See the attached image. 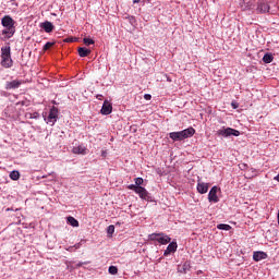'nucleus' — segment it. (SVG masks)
I'll list each match as a JSON object with an SVG mask.
<instances>
[{"label": "nucleus", "mask_w": 279, "mask_h": 279, "mask_svg": "<svg viewBox=\"0 0 279 279\" xmlns=\"http://www.w3.org/2000/svg\"><path fill=\"white\" fill-rule=\"evenodd\" d=\"M2 27H5V29L2 31L3 36L5 38H12L14 34H16V28L14 27V20L10 15H5L1 20Z\"/></svg>", "instance_id": "nucleus-1"}, {"label": "nucleus", "mask_w": 279, "mask_h": 279, "mask_svg": "<svg viewBox=\"0 0 279 279\" xmlns=\"http://www.w3.org/2000/svg\"><path fill=\"white\" fill-rule=\"evenodd\" d=\"M1 66L4 69H12L14 61L12 60V52L10 46L1 48Z\"/></svg>", "instance_id": "nucleus-2"}, {"label": "nucleus", "mask_w": 279, "mask_h": 279, "mask_svg": "<svg viewBox=\"0 0 279 279\" xmlns=\"http://www.w3.org/2000/svg\"><path fill=\"white\" fill-rule=\"evenodd\" d=\"M149 241H157L160 245H167L171 243V238L162 232L151 233L148 235Z\"/></svg>", "instance_id": "nucleus-3"}, {"label": "nucleus", "mask_w": 279, "mask_h": 279, "mask_svg": "<svg viewBox=\"0 0 279 279\" xmlns=\"http://www.w3.org/2000/svg\"><path fill=\"white\" fill-rule=\"evenodd\" d=\"M129 190L134 191L141 197V199H145L146 202H149L150 199L149 192H147L145 187L131 184L129 185Z\"/></svg>", "instance_id": "nucleus-4"}, {"label": "nucleus", "mask_w": 279, "mask_h": 279, "mask_svg": "<svg viewBox=\"0 0 279 279\" xmlns=\"http://www.w3.org/2000/svg\"><path fill=\"white\" fill-rule=\"evenodd\" d=\"M58 108L53 106L49 111L48 118L47 114H44V119L48 125H56V122L58 121Z\"/></svg>", "instance_id": "nucleus-5"}, {"label": "nucleus", "mask_w": 279, "mask_h": 279, "mask_svg": "<svg viewBox=\"0 0 279 279\" xmlns=\"http://www.w3.org/2000/svg\"><path fill=\"white\" fill-rule=\"evenodd\" d=\"M217 135L228 138L229 136H241V132L236 129L223 128L217 131Z\"/></svg>", "instance_id": "nucleus-6"}, {"label": "nucleus", "mask_w": 279, "mask_h": 279, "mask_svg": "<svg viewBox=\"0 0 279 279\" xmlns=\"http://www.w3.org/2000/svg\"><path fill=\"white\" fill-rule=\"evenodd\" d=\"M25 84V81L22 80H13V81H8L5 83V90H15L16 88H21V85Z\"/></svg>", "instance_id": "nucleus-7"}, {"label": "nucleus", "mask_w": 279, "mask_h": 279, "mask_svg": "<svg viewBox=\"0 0 279 279\" xmlns=\"http://www.w3.org/2000/svg\"><path fill=\"white\" fill-rule=\"evenodd\" d=\"M72 154H76L78 156H86L88 154V148L84 144H78L72 148Z\"/></svg>", "instance_id": "nucleus-8"}, {"label": "nucleus", "mask_w": 279, "mask_h": 279, "mask_svg": "<svg viewBox=\"0 0 279 279\" xmlns=\"http://www.w3.org/2000/svg\"><path fill=\"white\" fill-rule=\"evenodd\" d=\"M217 191H219V187L216 185L213 186L208 193V202L217 204L219 202V196H217Z\"/></svg>", "instance_id": "nucleus-9"}, {"label": "nucleus", "mask_w": 279, "mask_h": 279, "mask_svg": "<svg viewBox=\"0 0 279 279\" xmlns=\"http://www.w3.org/2000/svg\"><path fill=\"white\" fill-rule=\"evenodd\" d=\"M170 244L167 246L163 252V256H169L170 254H175L178 252V242H169Z\"/></svg>", "instance_id": "nucleus-10"}, {"label": "nucleus", "mask_w": 279, "mask_h": 279, "mask_svg": "<svg viewBox=\"0 0 279 279\" xmlns=\"http://www.w3.org/2000/svg\"><path fill=\"white\" fill-rule=\"evenodd\" d=\"M101 114L108 116L112 114V104L110 101L105 100L100 110Z\"/></svg>", "instance_id": "nucleus-11"}, {"label": "nucleus", "mask_w": 279, "mask_h": 279, "mask_svg": "<svg viewBox=\"0 0 279 279\" xmlns=\"http://www.w3.org/2000/svg\"><path fill=\"white\" fill-rule=\"evenodd\" d=\"M208 189H210V185L208 183L198 182L196 190L201 195H205V193H208Z\"/></svg>", "instance_id": "nucleus-12"}, {"label": "nucleus", "mask_w": 279, "mask_h": 279, "mask_svg": "<svg viewBox=\"0 0 279 279\" xmlns=\"http://www.w3.org/2000/svg\"><path fill=\"white\" fill-rule=\"evenodd\" d=\"M181 132V136L183 137V141H185V138H191V136L195 135V130L193 129V126H190Z\"/></svg>", "instance_id": "nucleus-13"}, {"label": "nucleus", "mask_w": 279, "mask_h": 279, "mask_svg": "<svg viewBox=\"0 0 279 279\" xmlns=\"http://www.w3.org/2000/svg\"><path fill=\"white\" fill-rule=\"evenodd\" d=\"M40 27L46 32V34H51V32H53V24L49 21L41 23Z\"/></svg>", "instance_id": "nucleus-14"}, {"label": "nucleus", "mask_w": 279, "mask_h": 279, "mask_svg": "<svg viewBox=\"0 0 279 279\" xmlns=\"http://www.w3.org/2000/svg\"><path fill=\"white\" fill-rule=\"evenodd\" d=\"M267 258V254L265 252H254L253 254V260L255 263H259V260H265Z\"/></svg>", "instance_id": "nucleus-15"}, {"label": "nucleus", "mask_w": 279, "mask_h": 279, "mask_svg": "<svg viewBox=\"0 0 279 279\" xmlns=\"http://www.w3.org/2000/svg\"><path fill=\"white\" fill-rule=\"evenodd\" d=\"M169 137H170L172 141H174V142L184 141V137H182L181 131L169 133Z\"/></svg>", "instance_id": "nucleus-16"}, {"label": "nucleus", "mask_w": 279, "mask_h": 279, "mask_svg": "<svg viewBox=\"0 0 279 279\" xmlns=\"http://www.w3.org/2000/svg\"><path fill=\"white\" fill-rule=\"evenodd\" d=\"M68 223L72 226V228H80V221L72 216L68 217Z\"/></svg>", "instance_id": "nucleus-17"}, {"label": "nucleus", "mask_w": 279, "mask_h": 279, "mask_svg": "<svg viewBox=\"0 0 279 279\" xmlns=\"http://www.w3.org/2000/svg\"><path fill=\"white\" fill-rule=\"evenodd\" d=\"M78 56L81 58H87V56H90V49L87 48H78Z\"/></svg>", "instance_id": "nucleus-18"}, {"label": "nucleus", "mask_w": 279, "mask_h": 279, "mask_svg": "<svg viewBox=\"0 0 279 279\" xmlns=\"http://www.w3.org/2000/svg\"><path fill=\"white\" fill-rule=\"evenodd\" d=\"M263 62H265V64H271V62H274V54L272 53L264 54Z\"/></svg>", "instance_id": "nucleus-19"}, {"label": "nucleus", "mask_w": 279, "mask_h": 279, "mask_svg": "<svg viewBox=\"0 0 279 279\" xmlns=\"http://www.w3.org/2000/svg\"><path fill=\"white\" fill-rule=\"evenodd\" d=\"M257 12H263V13L269 12V4H267V3H259L257 5Z\"/></svg>", "instance_id": "nucleus-20"}, {"label": "nucleus", "mask_w": 279, "mask_h": 279, "mask_svg": "<svg viewBox=\"0 0 279 279\" xmlns=\"http://www.w3.org/2000/svg\"><path fill=\"white\" fill-rule=\"evenodd\" d=\"M26 119H40V113L38 112H27L25 114Z\"/></svg>", "instance_id": "nucleus-21"}, {"label": "nucleus", "mask_w": 279, "mask_h": 279, "mask_svg": "<svg viewBox=\"0 0 279 279\" xmlns=\"http://www.w3.org/2000/svg\"><path fill=\"white\" fill-rule=\"evenodd\" d=\"M10 178L11 180H19V178H21V173L16 170H13L11 173H10Z\"/></svg>", "instance_id": "nucleus-22"}, {"label": "nucleus", "mask_w": 279, "mask_h": 279, "mask_svg": "<svg viewBox=\"0 0 279 279\" xmlns=\"http://www.w3.org/2000/svg\"><path fill=\"white\" fill-rule=\"evenodd\" d=\"M217 229L228 231V230H232V227H230V225L220 223V225L217 226Z\"/></svg>", "instance_id": "nucleus-23"}, {"label": "nucleus", "mask_w": 279, "mask_h": 279, "mask_svg": "<svg viewBox=\"0 0 279 279\" xmlns=\"http://www.w3.org/2000/svg\"><path fill=\"white\" fill-rule=\"evenodd\" d=\"M109 274H111V276H117V274H119V268H117V266H110Z\"/></svg>", "instance_id": "nucleus-24"}, {"label": "nucleus", "mask_w": 279, "mask_h": 279, "mask_svg": "<svg viewBox=\"0 0 279 279\" xmlns=\"http://www.w3.org/2000/svg\"><path fill=\"white\" fill-rule=\"evenodd\" d=\"M83 43H84V45H86V47H89V45H95V40H93V39H90L88 37H85L83 39Z\"/></svg>", "instance_id": "nucleus-25"}, {"label": "nucleus", "mask_w": 279, "mask_h": 279, "mask_svg": "<svg viewBox=\"0 0 279 279\" xmlns=\"http://www.w3.org/2000/svg\"><path fill=\"white\" fill-rule=\"evenodd\" d=\"M143 178H135L134 186H143Z\"/></svg>", "instance_id": "nucleus-26"}, {"label": "nucleus", "mask_w": 279, "mask_h": 279, "mask_svg": "<svg viewBox=\"0 0 279 279\" xmlns=\"http://www.w3.org/2000/svg\"><path fill=\"white\" fill-rule=\"evenodd\" d=\"M53 47V43L48 41L44 46V51H48V49H51Z\"/></svg>", "instance_id": "nucleus-27"}, {"label": "nucleus", "mask_w": 279, "mask_h": 279, "mask_svg": "<svg viewBox=\"0 0 279 279\" xmlns=\"http://www.w3.org/2000/svg\"><path fill=\"white\" fill-rule=\"evenodd\" d=\"M107 234H110V235L114 234V226H113V225H110V226L108 227V229H107Z\"/></svg>", "instance_id": "nucleus-28"}, {"label": "nucleus", "mask_w": 279, "mask_h": 279, "mask_svg": "<svg viewBox=\"0 0 279 279\" xmlns=\"http://www.w3.org/2000/svg\"><path fill=\"white\" fill-rule=\"evenodd\" d=\"M144 99H146V101H149L151 99V95L145 94L144 95Z\"/></svg>", "instance_id": "nucleus-29"}, {"label": "nucleus", "mask_w": 279, "mask_h": 279, "mask_svg": "<svg viewBox=\"0 0 279 279\" xmlns=\"http://www.w3.org/2000/svg\"><path fill=\"white\" fill-rule=\"evenodd\" d=\"M231 106L233 110H236V108H239V104H236L235 101L231 102Z\"/></svg>", "instance_id": "nucleus-30"}, {"label": "nucleus", "mask_w": 279, "mask_h": 279, "mask_svg": "<svg viewBox=\"0 0 279 279\" xmlns=\"http://www.w3.org/2000/svg\"><path fill=\"white\" fill-rule=\"evenodd\" d=\"M186 269H189V264L187 263L183 264V274H186Z\"/></svg>", "instance_id": "nucleus-31"}, {"label": "nucleus", "mask_w": 279, "mask_h": 279, "mask_svg": "<svg viewBox=\"0 0 279 279\" xmlns=\"http://www.w3.org/2000/svg\"><path fill=\"white\" fill-rule=\"evenodd\" d=\"M96 99H98L99 101H101V99H104V95H101V94L96 95Z\"/></svg>", "instance_id": "nucleus-32"}, {"label": "nucleus", "mask_w": 279, "mask_h": 279, "mask_svg": "<svg viewBox=\"0 0 279 279\" xmlns=\"http://www.w3.org/2000/svg\"><path fill=\"white\" fill-rule=\"evenodd\" d=\"M107 154H108V153H107L106 150H102V151H101L102 158H106Z\"/></svg>", "instance_id": "nucleus-33"}, {"label": "nucleus", "mask_w": 279, "mask_h": 279, "mask_svg": "<svg viewBox=\"0 0 279 279\" xmlns=\"http://www.w3.org/2000/svg\"><path fill=\"white\" fill-rule=\"evenodd\" d=\"M165 77H166L167 82H171V77L169 75L165 74Z\"/></svg>", "instance_id": "nucleus-34"}, {"label": "nucleus", "mask_w": 279, "mask_h": 279, "mask_svg": "<svg viewBox=\"0 0 279 279\" xmlns=\"http://www.w3.org/2000/svg\"><path fill=\"white\" fill-rule=\"evenodd\" d=\"M274 180H276V182H279V173L276 177H274Z\"/></svg>", "instance_id": "nucleus-35"}, {"label": "nucleus", "mask_w": 279, "mask_h": 279, "mask_svg": "<svg viewBox=\"0 0 279 279\" xmlns=\"http://www.w3.org/2000/svg\"><path fill=\"white\" fill-rule=\"evenodd\" d=\"M80 245H81V244H75V245H74L75 250H80Z\"/></svg>", "instance_id": "nucleus-36"}, {"label": "nucleus", "mask_w": 279, "mask_h": 279, "mask_svg": "<svg viewBox=\"0 0 279 279\" xmlns=\"http://www.w3.org/2000/svg\"><path fill=\"white\" fill-rule=\"evenodd\" d=\"M133 3H141V0H133Z\"/></svg>", "instance_id": "nucleus-37"}]
</instances>
